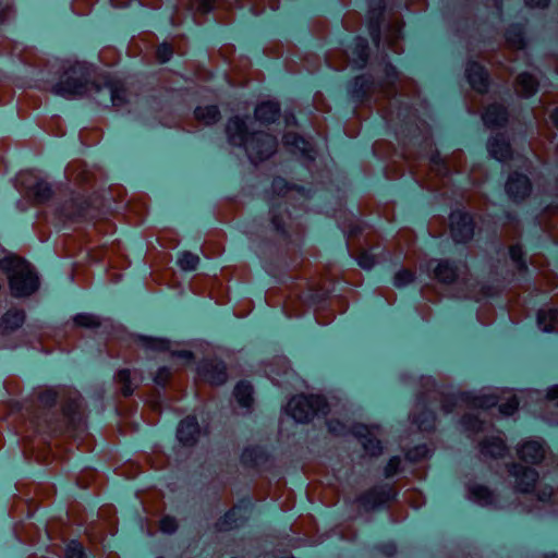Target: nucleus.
<instances>
[{
    "instance_id": "obj_21",
    "label": "nucleus",
    "mask_w": 558,
    "mask_h": 558,
    "mask_svg": "<svg viewBox=\"0 0 558 558\" xmlns=\"http://www.w3.org/2000/svg\"><path fill=\"white\" fill-rule=\"evenodd\" d=\"M483 121L490 128L501 126L507 121V111L500 105H492L486 109Z\"/></svg>"
},
{
    "instance_id": "obj_16",
    "label": "nucleus",
    "mask_w": 558,
    "mask_h": 558,
    "mask_svg": "<svg viewBox=\"0 0 558 558\" xmlns=\"http://www.w3.org/2000/svg\"><path fill=\"white\" fill-rule=\"evenodd\" d=\"M466 77L471 86L477 92H484L487 87V74L483 66L470 62L466 66Z\"/></svg>"
},
{
    "instance_id": "obj_13",
    "label": "nucleus",
    "mask_w": 558,
    "mask_h": 558,
    "mask_svg": "<svg viewBox=\"0 0 558 558\" xmlns=\"http://www.w3.org/2000/svg\"><path fill=\"white\" fill-rule=\"evenodd\" d=\"M25 322L23 310L11 308L0 317V335H8L19 329Z\"/></svg>"
},
{
    "instance_id": "obj_39",
    "label": "nucleus",
    "mask_w": 558,
    "mask_h": 558,
    "mask_svg": "<svg viewBox=\"0 0 558 558\" xmlns=\"http://www.w3.org/2000/svg\"><path fill=\"white\" fill-rule=\"evenodd\" d=\"M57 393L52 389H46L40 392L39 401L46 407H50L56 402Z\"/></svg>"
},
{
    "instance_id": "obj_54",
    "label": "nucleus",
    "mask_w": 558,
    "mask_h": 558,
    "mask_svg": "<svg viewBox=\"0 0 558 558\" xmlns=\"http://www.w3.org/2000/svg\"><path fill=\"white\" fill-rule=\"evenodd\" d=\"M371 5H375V8L373 9L374 11L377 9L378 11H380L384 5V0H372ZM378 14H380V12H378Z\"/></svg>"
},
{
    "instance_id": "obj_31",
    "label": "nucleus",
    "mask_w": 558,
    "mask_h": 558,
    "mask_svg": "<svg viewBox=\"0 0 558 558\" xmlns=\"http://www.w3.org/2000/svg\"><path fill=\"white\" fill-rule=\"evenodd\" d=\"M117 381L122 385V393L130 396L134 388L132 386V376L129 369H121L117 374Z\"/></svg>"
},
{
    "instance_id": "obj_15",
    "label": "nucleus",
    "mask_w": 558,
    "mask_h": 558,
    "mask_svg": "<svg viewBox=\"0 0 558 558\" xmlns=\"http://www.w3.org/2000/svg\"><path fill=\"white\" fill-rule=\"evenodd\" d=\"M518 454L525 462L538 463L545 456V449L536 440H526L518 448Z\"/></svg>"
},
{
    "instance_id": "obj_53",
    "label": "nucleus",
    "mask_w": 558,
    "mask_h": 558,
    "mask_svg": "<svg viewBox=\"0 0 558 558\" xmlns=\"http://www.w3.org/2000/svg\"><path fill=\"white\" fill-rule=\"evenodd\" d=\"M547 398L549 400H557V405H558V386H554L548 390Z\"/></svg>"
},
{
    "instance_id": "obj_47",
    "label": "nucleus",
    "mask_w": 558,
    "mask_h": 558,
    "mask_svg": "<svg viewBox=\"0 0 558 558\" xmlns=\"http://www.w3.org/2000/svg\"><path fill=\"white\" fill-rule=\"evenodd\" d=\"M170 375V372L167 367H161L159 368L156 377H155V381L158 384V385H163L168 377Z\"/></svg>"
},
{
    "instance_id": "obj_12",
    "label": "nucleus",
    "mask_w": 558,
    "mask_h": 558,
    "mask_svg": "<svg viewBox=\"0 0 558 558\" xmlns=\"http://www.w3.org/2000/svg\"><path fill=\"white\" fill-rule=\"evenodd\" d=\"M506 191L511 198L523 199L531 191L529 179L519 173L511 174L507 181Z\"/></svg>"
},
{
    "instance_id": "obj_32",
    "label": "nucleus",
    "mask_w": 558,
    "mask_h": 558,
    "mask_svg": "<svg viewBox=\"0 0 558 558\" xmlns=\"http://www.w3.org/2000/svg\"><path fill=\"white\" fill-rule=\"evenodd\" d=\"M73 320L75 325L87 328H94L100 325L99 318L97 316L87 313L77 314Z\"/></svg>"
},
{
    "instance_id": "obj_46",
    "label": "nucleus",
    "mask_w": 558,
    "mask_h": 558,
    "mask_svg": "<svg viewBox=\"0 0 558 558\" xmlns=\"http://www.w3.org/2000/svg\"><path fill=\"white\" fill-rule=\"evenodd\" d=\"M510 257L513 262H515L518 264V266L520 268H524V264L522 263L521 258H522V251H521V247L520 246H512L510 248Z\"/></svg>"
},
{
    "instance_id": "obj_36",
    "label": "nucleus",
    "mask_w": 558,
    "mask_h": 558,
    "mask_svg": "<svg viewBox=\"0 0 558 558\" xmlns=\"http://www.w3.org/2000/svg\"><path fill=\"white\" fill-rule=\"evenodd\" d=\"M519 402L515 398V396H511L507 399L505 403H501L499 405V411L504 415H511L513 414L518 409Z\"/></svg>"
},
{
    "instance_id": "obj_30",
    "label": "nucleus",
    "mask_w": 558,
    "mask_h": 558,
    "mask_svg": "<svg viewBox=\"0 0 558 558\" xmlns=\"http://www.w3.org/2000/svg\"><path fill=\"white\" fill-rule=\"evenodd\" d=\"M413 422L417 425L421 430H429L434 427L435 415L430 411H424L422 417L413 414Z\"/></svg>"
},
{
    "instance_id": "obj_35",
    "label": "nucleus",
    "mask_w": 558,
    "mask_h": 558,
    "mask_svg": "<svg viewBox=\"0 0 558 558\" xmlns=\"http://www.w3.org/2000/svg\"><path fill=\"white\" fill-rule=\"evenodd\" d=\"M413 280L414 275L407 269H402L395 275L393 284L398 288H402L411 283Z\"/></svg>"
},
{
    "instance_id": "obj_50",
    "label": "nucleus",
    "mask_w": 558,
    "mask_h": 558,
    "mask_svg": "<svg viewBox=\"0 0 558 558\" xmlns=\"http://www.w3.org/2000/svg\"><path fill=\"white\" fill-rule=\"evenodd\" d=\"M550 0H525V4L530 8H546Z\"/></svg>"
},
{
    "instance_id": "obj_24",
    "label": "nucleus",
    "mask_w": 558,
    "mask_h": 558,
    "mask_svg": "<svg viewBox=\"0 0 558 558\" xmlns=\"http://www.w3.org/2000/svg\"><path fill=\"white\" fill-rule=\"evenodd\" d=\"M234 397L239 404L248 409L253 403V387L247 381H241L234 388Z\"/></svg>"
},
{
    "instance_id": "obj_23",
    "label": "nucleus",
    "mask_w": 558,
    "mask_h": 558,
    "mask_svg": "<svg viewBox=\"0 0 558 558\" xmlns=\"http://www.w3.org/2000/svg\"><path fill=\"white\" fill-rule=\"evenodd\" d=\"M538 83L529 73H522L518 77L517 90L523 97H531L537 90Z\"/></svg>"
},
{
    "instance_id": "obj_56",
    "label": "nucleus",
    "mask_w": 558,
    "mask_h": 558,
    "mask_svg": "<svg viewBox=\"0 0 558 558\" xmlns=\"http://www.w3.org/2000/svg\"><path fill=\"white\" fill-rule=\"evenodd\" d=\"M386 74H387V77L389 78L391 76H396L397 73H396V70H395L393 66L387 65L386 66Z\"/></svg>"
},
{
    "instance_id": "obj_5",
    "label": "nucleus",
    "mask_w": 558,
    "mask_h": 558,
    "mask_svg": "<svg viewBox=\"0 0 558 558\" xmlns=\"http://www.w3.org/2000/svg\"><path fill=\"white\" fill-rule=\"evenodd\" d=\"M499 397L494 393H462L459 396H452L450 400H446L442 404V409L446 413L451 412L450 404H456L458 402L465 403L473 408H490L498 403Z\"/></svg>"
},
{
    "instance_id": "obj_2",
    "label": "nucleus",
    "mask_w": 558,
    "mask_h": 558,
    "mask_svg": "<svg viewBox=\"0 0 558 558\" xmlns=\"http://www.w3.org/2000/svg\"><path fill=\"white\" fill-rule=\"evenodd\" d=\"M61 74L51 92L63 98L93 95L96 84L90 82L92 68L80 61L66 60L61 64Z\"/></svg>"
},
{
    "instance_id": "obj_8",
    "label": "nucleus",
    "mask_w": 558,
    "mask_h": 558,
    "mask_svg": "<svg viewBox=\"0 0 558 558\" xmlns=\"http://www.w3.org/2000/svg\"><path fill=\"white\" fill-rule=\"evenodd\" d=\"M469 499L482 507L494 509H505L508 507L488 487L478 484L469 487Z\"/></svg>"
},
{
    "instance_id": "obj_22",
    "label": "nucleus",
    "mask_w": 558,
    "mask_h": 558,
    "mask_svg": "<svg viewBox=\"0 0 558 558\" xmlns=\"http://www.w3.org/2000/svg\"><path fill=\"white\" fill-rule=\"evenodd\" d=\"M488 151L493 158L504 161L510 157V145L502 136H496L488 142Z\"/></svg>"
},
{
    "instance_id": "obj_26",
    "label": "nucleus",
    "mask_w": 558,
    "mask_h": 558,
    "mask_svg": "<svg viewBox=\"0 0 558 558\" xmlns=\"http://www.w3.org/2000/svg\"><path fill=\"white\" fill-rule=\"evenodd\" d=\"M195 118L209 125L219 120L220 112L217 106L198 107L195 110Z\"/></svg>"
},
{
    "instance_id": "obj_60",
    "label": "nucleus",
    "mask_w": 558,
    "mask_h": 558,
    "mask_svg": "<svg viewBox=\"0 0 558 558\" xmlns=\"http://www.w3.org/2000/svg\"><path fill=\"white\" fill-rule=\"evenodd\" d=\"M362 500H363V504H368V495H367V496H365V497H363V499H362Z\"/></svg>"
},
{
    "instance_id": "obj_7",
    "label": "nucleus",
    "mask_w": 558,
    "mask_h": 558,
    "mask_svg": "<svg viewBox=\"0 0 558 558\" xmlns=\"http://www.w3.org/2000/svg\"><path fill=\"white\" fill-rule=\"evenodd\" d=\"M94 99L102 106L111 102L114 107H121L126 102V92L122 86L107 84L105 86H95L92 95Z\"/></svg>"
},
{
    "instance_id": "obj_33",
    "label": "nucleus",
    "mask_w": 558,
    "mask_h": 558,
    "mask_svg": "<svg viewBox=\"0 0 558 558\" xmlns=\"http://www.w3.org/2000/svg\"><path fill=\"white\" fill-rule=\"evenodd\" d=\"M507 40L514 48L521 49L524 47V38L522 29L518 26H513L507 31Z\"/></svg>"
},
{
    "instance_id": "obj_42",
    "label": "nucleus",
    "mask_w": 558,
    "mask_h": 558,
    "mask_svg": "<svg viewBox=\"0 0 558 558\" xmlns=\"http://www.w3.org/2000/svg\"><path fill=\"white\" fill-rule=\"evenodd\" d=\"M359 265L364 269H371L375 265V258L368 253H362L357 259Z\"/></svg>"
},
{
    "instance_id": "obj_51",
    "label": "nucleus",
    "mask_w": 558,
    "mask_h": 558,
    "mask_svg": "<svg viewBox=\"0 0 558 558\" xmlns=\"http://www.w3.org/2000/svg\"><path fill=\"white\" fill-rule=\"evenodd\" d=\"M214 0H196L197 10L208 12L211 9Z\"/></svg>"
},
{
    "instance_id": "obj_3",
    "label": "nucleus",
    "mask_w": 558,
    "mask_h": 558,
    "mask_svg": "<svg viewBox=\"0 0 558 558\" xmlns=\"http://www.w3.org/2000/svg\"><path fill=\"white\" fill-rule=\"evenodd\" d=\"M0 269L8 276L12 296L24 298L37 291L38 277L24 259L13 255L5 256L0 260Z\"/></svg>"
},
{
    "instance_id": "obj_6",
    "label": "nucleus",
    "mask_w": 558,
    "mask_h": 558,
    "mask_svg": "<svg viewBox=\"0 0 558 558\" xmlns=\"http://www.w3.org/2000/svg\"><path fill=\"white\" fill-rule=\"evenodd\" d=\"M450 230L457 243H464L474 235L472 217L462 211H454L450 215Z\"/></svg>"
},
{
    "instance_id": "obj_52",
    "label": "nucleus",
    "mask_w": 558,
    "mask_h": 558,
    "mask_svg": "<svg viewBox=\"0 0 558 558\" xmlns=\"http://www.w3.org/2000/svg\"><path fill=\"white\" fill-rule=\"evenodd\" d=\"M173 356L191 362L193 360V353L191 351H178L172 353Z\"/></svg>"
},
{
    "instance_id": "obj_57",
    "label": "nucleus",
    "mask_w": 558,
    "mask_h": 558,
    "mask_svg": "<svg viewBox=\"0 0 558 558\" xmlns=\"http://www.w3.org/2000/svg\"><path fill=\"white\" fill-rule=\"evenodd\" d=\"M551 493L553 490L551 489H548V490H544L539 496V500H546L548 499L550 496H551Z\"/></svg>"
},
{
    "instance_id": "obj_10",
    "label": "nucleus",
    "mask_w": 558,
    "mask_h": 558,
    "mask_svg": "<svg viewBox=\"0 0 558 558\" xmlns=\"http://www.w3.org/2000/svg\"><path fill=\"white\" fill-rule=\"evenodd\" d=\"M509 472L515 477L517 490L521 493L530 492L538 478L535 470L519 464H512Z\"/></svg>"
},
{
    "instance_id": "obj_40",
    "label": "nucleus",
    "mask_w": 558,
    "mask_h": 558,
    "mask_svg": "<svg viewBox=\"0 0 558 558\" xmlns=\"http://www.w3.org/2000/svg\"><path fill=\"white\" fill-rule=\"evenodd\" d=\"M178 527L177 521L173 518L165 517L160 521V529L167 534L173 533Z\"/></svg>"
},
{
    "instance_id": "obj_48",
    "label": "nucleus",
    "mask_w": 558,
    "mask_h": 558,
    "mask_svg": "<svg viewBox=\"0 0 558 558\" xmlns=\"http://www.w3.org/2000/svg\"><path fill=\"white\" fill-rule=\"evenodd\" d=\"M328 428L333 434L340 435L344 432V426L338 421H329Z\"/></svg>"
},
{
    "instance_id": "obj_27",
    "label": "nucleus",
    "mask_w": 558,
    "mask_h": 558,
    "mask_svg": "<svg viewBox=\"0 0 558 558\" xmlns=\"http://www.w3.org/2000/svg\"><path fill=\"white\" fill-rule=\"evenodd\" d=\"M283 144L292 151H301L302 154L308 151V143L295 133H287L283 137Z\"/></svg>"
},
{
    "instance_id": "obj_11",
    "label": "nucleus",
    "mask_w": 558,
    "mask_h": 558,
    "mask_svg": "<svg viewBox=\"0 0 558 558\" xmlns=\"http://www.w3.org/2000/svg\"><path fill=\"white\" fill-rule=\"evenodd\" d=\"M199 375L211 385H222L227 380V368L222 362L205 361L198 367Z\"/></svg>"
},
{
    "instance_id": "obj_55",
    "label": "nucleus",
    "mask_w": 558,
    "mask_h": 558,
    "mask_svg": "<svg viewBox=\"0 0 558 558\" xmlns=\"http://www.w3.org/2000/svg\"><path fill=\"white\" fill-rule=\"evenodd\" d=\"M550 119L553 121V123L558 128V108H556L551 114H550Z\"/></svg>"
},
{
    "instance_id": "obj_38",
    "label": "nucleus",
    "mask_w": 558,
    "mask_h": 558,
    "mask_svg": "<svg viewBox=\"0 0 558 558\" xmlns=\"http://www.w3.org/2000/svg\"><path fill=\"white\" fill-rule=\"evenodd\" d=\"M65 558H84L82 546L72 542L66 548Z\"/></svg>"
},
{
    "instance_id": "obj_20",
    "label": "nucleus",
    "mask_w": 558,
    "mask_h": 558,
    "mask_svg": "<svg viewBox=\"0 0 558 558\" xmlns=\"http://www.w3.org/2000/svg\"><path fill=\"white\" fill-rule=\"evenodd\" d=\"M506 451L504 440L499 436H492L481 442V452L492 458L502 457Z\"/></svg>"
},
{
    "instance_id": "obj_44",
    "label": "nucleus",
    "mask_w": 558,
    "mask_h": 558,
    "mask_svg": "<svg viewBox=\"0 0 558 558\" xmlns=\"http://www.w3.org/2000/svg\"><path fill=\"white\" fill-rule=\"evenodd\" d=\"M400 465V459L398 457H393L389 460L387 466L385 468V474L387 477L392 476L397 473Z\"/></svg>"
},
{
    "instance_id": "obj_61",
    "label": "nucleus",
    "mask_w": 558,
    "mask_h": 558,
    "mask_svg": "<svg viewBox=\"0 0 558 558\" xmlns=\"http://www.w3.org/2000/svg\"><path fill=\"white\" fill-rule=\"evenodd\" d=\"M547 558H558L557 555H551V556H548Z\"/></svg>"
},
{
    "instance_id": "obj_18",
    "label": "nucleus",
    "mask_w": 558,
    "mask_h": 558,
    "mask_svg": "<svg viewBox=\"0 0 558 558\" xmlns=\"http://www.w3.org/2000/svg\"><path fill=\"white\" fill-rule=\"evenodd\" d=\"M280 113V107L277 102L265 101L258 105L255 109V118L260 123L275 122Z\"/></svg>"
},
{
    "instance_id": "obj_43",
    "label": "nucleus",
    "mask_w": 558,
    "mask_h": 558,
    "mask_svg": "<svg viewBox=\"0 0 558 558\" xmlns=\"http://www.w3.org/2000/svg\"><path fill=\"white\" fill-rule=\"evenodd\" d=\"M147 348L156 349V350H166L168 348V342L163 339H144Z\"/></svg>"
},
{
    "instance_id": "obj_14",
    "label": "nucleus",
    "mask_w": 558,
    "mask_h": 558,
    "mask_svg": "<svg viewBox=\"0 0 558 558\" xmlns=\"http://www.w3.org/2000/svg\"><path fill=\"white\" fill-rule=\"evenodd\" d=\"M199 434V427L195 417H186L181 421L177 436L180 442L185 446H192L196 442L197 436Z\"/></svg>"
},
{
    "instance_id": "obj_17",
    "label": "nucleus",
    "mask_w": 558,
    "mask_h": 558,
    "mask_svg": "<svg viewBox=\"0 0 558 558\" xmlns=\"http://www.w3.org/2000/svg\"><path fill=\"white\" fill-rule=\"evenodd\" d=\"M428 267H433L435 278L444 283H451L457 278V268L447 260H433Z\"/></svg>"
},
{
    "instance_id": "obj_59",
    "label": "nucleus",
    "mask_w": 558,
    "mask_h": 558,
    "mask_svg": "<svg viewBox=\"0 0 558 558\" xmlns=\"http://www.w3.org/2000/svg\"><path fill=\"white\" fill-rule=\"evenodd\" d=\"M422 408H423V404L421 402H418V403H416V410L415 411H418Z\"/></svg>"
},
{
    "instance_id": "obj_19",
    "label": "nucleus",
    "mask_w": 558,
    "mask_h": 558,
    "mask_svg": "<svg viewBox=\"0 0 558 558\" xmlns=\"http://www.w3.org/2000/svg\"><path fill=\"white\" fill-rule=\"evenodd\" d=\"M367 41L363 38H356L350 50L349 58L351 62L359 69L365 66L367 62Z\"/></svg>"
},
{
    "instance_id": "obj_41",
    "label": "nucleus",
    "mask_w": 558,
    "mask_h": 558,
    "mask_svg": "<svg viewBox=\"0 0 558 558\" xmlns=\"http://www.w3.org/2000/svg\"><path fill=\"white\" fill-rule=\"evenodd\" d=\"M172 56V48L167 45L162 44L157 49V58L160 62H167Z\"/></svg>"
},
{
    "instance_id": "obj_45",
    "label": "nucleus",
    "mask_w": 558,
    "mask_h": 558,
    "mask_svg": "<svg viewBox=\"0 0 558 558\" xmlns=\"http://www.w3.org/2000/svg\"><path fill=\"white\" fill-rule=\"evenodd\" d=\"M235 513H236L235 509H232L231 511H229L225 515L223 521L220 522V529H232L233 526H235L236 525L234 522Z\"/></svg>"
},
{
    "instance_id": "obj_58",
    "label": "nucleus",
    "mask_w": 558,
    "mask_h": 558,
    "mask_svg": "<svg viewBox=\"0 0 558 558\" xmlns=\"http://www.w3.org/2000/svg\"><path fill=\"white\" fill-rule=\"evenodd\" d=\"M365 83V78L364 77H356L355 81H354V84L355 85H361L363 86Z\"/></svg>"
},
{
    "instance_id": "obj_1",
    "label": "nucleus",
    "mask_w": 558,
    "mask_h": 558,
    "mask_svg": "<svg viewBox=\"0 0 558 558\" xmlns=\"http://www.w3.org/2000/svg\"><path fill=\"white\" fill-rule=\"evenodd\" d=\"M230 144L243 146L252 162L257 163L272 156L277 149V140L266 133H248L247 124L239 117L231 118L226 126Z\"/></svg>"
},
{
    "instance_id": "obj_29",
    "label": "nucleus",
    "mask_w": 558,
    "mask_h": 558,
    "mask_svg": "<svg viewBox=\"0 0 558 558\" xmlns=\"http://www.w3.org/2000/svg\"><path fill=\"white\" fill-rule=\"evenodd\" d=\"M34 196L37 202H47L52 196V190L46 181H38L33 187Z\"/></svg>"
},
{
    "instance_id": "obj_25",
    "label": "nucleus",
    "mask_w": 558,
    "mask_h": 558,
    "mask_svg": "<svg viewBox=\"0 0 558 558\" xmlns=\"http://www.w3.org/2000/svg\"><path fill=\"white\" fill-rule=\"evenodd\" d=\"M558 311L555 308H542L537 313V325L545 332L554 331V322L557 319Z\"/></svg>"
},
{
    "instance_id": "obj_9",
    "label": "nucleus",
    "mask_w": 558,
    "mask_h": 558,
    "mask_svg": "<svg viewBox=\"0 0 558 558\" xmlns=\"http://www.w3.org/2000/svg\"><path fill=\"white\" fill-rule=\"evenodd\" d=\"M378 427H368L366 425H356L353 428L354 435L361 440V444L366 452L371 456H378L381 453L380 441L376 438Z\"/></svg>"
},
{
    "instance_id": "obj_28",
    "label": "nucleus",
    "mask_w": 558,
    "mask_h": 558,
    "mask_svg": "<svg viewBox=\"0 0 558 558\" xmlns=\"http://www.w3.org/2000/svg\"><path fill=\"white\" fill-rule=\"evenodd\" d=\"M199 257L191 252H182L178 257V265L182 270L191 271L196 269Z\"/></svg>"
},
{
    "instance_id": "obj_34",
    "label": "nucleus",
    "mask_w": 558,
    "mask_h": 558,
    "mask_svg": "<svg viewBox=\"0 0 558 558\" xmlns=\"http://www.w3.org/2000/svg\"><path fill=\"white\" fill-rule=\"evenodd\" d=\"M284 216H286V209L281 206L272 207L271 209V222L274 227L281 231L283 230V223H284Z\"/></svg>"
},
{
    "instance_id": "obj_4",
    "label": "nucleus",
    "mask_w": 558,
    "mask_h": 558,
    "mask_svg": "<svg viewBox=\"0 0 558 558\" xmlns=\"http://www.w3.org/2000/svg\"><path fill=\"white\" fill-rule=\"evenodd\" d=\"M326 401L320 396H296L287 405L289 415L299 423L310 421L318 413H326Z\"/></svg>"
},
{
    "instance_id": "obj_49",
    "label": "nucleus",
    "mask_w": 558,
    "mask_h": 558,
    "mask_svg": "<svg viewBox=\"0 0 558 558\" xmlns=\"http://www.w3.org/2000/svg\"><path fill=\"white\" fill-rule=\"evenodd\" d=\"M369 34L372 36L373 41L378 45L379 44V26L378 23H371Z\"/></svg>"
},
{
    "instance_id": "obj_37",
    "label": "nucleus",
    "mask_w": 558,
    "mask_h": 558,
    "mask_svg": "<svg viewBox=\"0 0 558 558\" xmlns=\"http://www.w3.org/2000/svg\"><path fill=\"white\" fill-rule=\"evenodd\" d=\"M462 424L468 430L477 432L484 429V423L472 415L464 416Z\"/></svg>"
}]
</instances>
